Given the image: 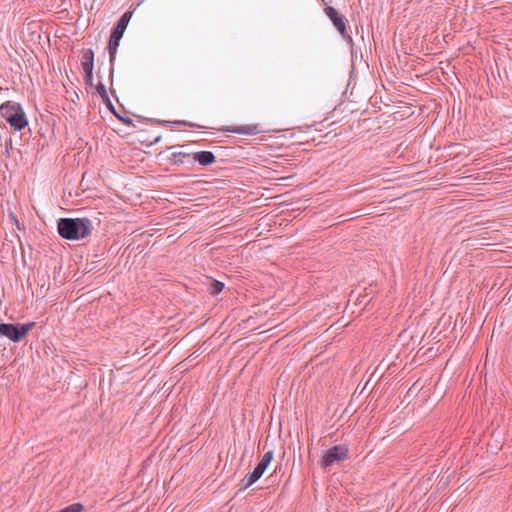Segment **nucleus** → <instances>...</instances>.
Listing matches in <instances>:
<instances>
[{
	"mask_svg": "<svg viewBox=\"0 0 512 512\" xmlns=\"http://www.w3.org/2000/svg\"><path fill=\"white\" fill-rule=\"evenodd\" d=\"M122 38V36L115 34L112 32L109 40V53H110V59L111 61L115 58V54L117 51V48L119 46V41Z\"/></svg>",
	"mask_w": 512,
	"mask_h": 512,
	"instance_id": "nucleus-12",
	"label": "nucleus"
},
{
	"mask_svg": "<svg viewBox=\"0 0 512 512\" xmlns=\"http://www.w3.org/2000/svg\"><path fill=\"white\" fill-rule=\"evenodd\" d=\"M325 14L332 21L333 25L339 31V33L345 37L347 35V30L344 17L331 6L325 8Z\"/></svg>",
	"mask_w": 512,
	"mask_h": 512,
	"instance_id": "nucleus-6",
	"label": "nucleus"
},
{
	"mask_svg": "<svg viewBox=\"0 0 512 512\" xmlns=\"http://www.w3.org/2000/svg\"><path fill=\"white\" fill-rule=\"evenodd\" d=\"M85 80H86V83H88L89 85H92L93 72H90V74H85Z\"/></svg>",
	"mask_w": 512,
	"mask_h": 512,
	"instance_id": "nucleus-16",
	"label": "nucleus"
},
{
	"mask_svg": "<svg viewBox=\"0 0 512 512\" xmlns=\"http://www.w3.org/2000/svg\"><path fill=\"white\" fill-rule=\"evenodd\" d=\"M131 12H125L120 20L117 23V26L114 28L113 32L117 35L123 36L124 31L130 21Z\"/></svg>",
	"mask_w": 512,
	"mask_h": 512,
	"instance_id": "nucleus-10",
	"label": "nucleus"
},
{
	"mask_svg": "<svg viewBox=\"0 0 512 512\" xmlns=\"http://www.w3.org/2000/svg\"><path fill=\"white\" fill-rule=\"evenodd\" d=\"M57 228L61 237L79 240L91 233V222L86 218H64L59 220Z\"/></svg>",
	"mask_w": 512,
	"mask_h": 512,
	"instance_id": "nucleus-1",
	"label": "nucleus"
},
{
	"mask_svg": "<svg viewBox=\"0 0 512 512\" xmlns=\"http://www.w3.org/2000/svg\"><path fill=\"white\" fill-rule=\"evenodd\" d=\"M273 451H267L250 474H247L243 479V484L245 488L252 486L257 480H259L267 467L270 465L273 460Z\"/></svg>",
	"mask_w": 512,
	"mask_h": 512,
	"instance_id": "nucleus-4",
	"label": "nucleus"
},
{
	"mask_svg": "<svg viewBox=\"0 0 512 512\" xmlns=\"http://www.w3.org/2000/svg\"><path fill=\"white\" fill-rule=\"evenodd\" d=\"M186 157H190V154L182 151H174L171 153V158L175 163L183 162V159Z\"/></svg>",
	"mask_w": 512,
	"mask_h": 512,
	"instance_id": "nucleus-14",
	"label": "nucleus"
},
{
	"mask_svg": "<svg viewBox=\"0 0 512 512\" xmlns=\"http://www.w3.org/2000/svg\"><path fill=\"white\" fill-rule=\"evenodd\" d=\"M35 326L34 322L25 324L0 323V335L7 337L13 342L22 340L28 332Z\"/></svg>",
	"mask_w": 512,
	"mask_h": 512,
	"instance_id": "nucleus-3",
	"label": "nucleus"
},
{
	"mask_svg": "<svg viewBox=\"0 0 512 512\" xmlns=\"http://www.w3.org/2000/svg\"><path fill=\"white\" fill-rule=\"evenodd\" d=\"M122 38V36L115 34L112 32L109 40V53H110V59L111 61L115 58V54L117 51V48L119 46V41Z\"/></svg>",
	"mask_w": 512,
	"mask_h": 512,
	"instance_id": "nucleus-11",
	"label": "nucleus"
},
{
	"mask_svg": "<svg viewBox=\"0 0 512 512\" xmlns=\"http://www.w3.org/2000/svg\"><path fill=\"white\" fill-rule=\"evenodd\" d=\"M348 456V449L344 445H337L328 449L322 456L321 465L327 468L336 462L343 461Z\"/></svg>",
	"mask_w": 512,
	"mask_h": 512,
	"instance_id": "nucleus-5",
	"label": "nucleus"
},
{
	"mask_svg": "<svg viewBox=\"0 0 512 512\" xmlns=\"http://www.w3.org/2000/svg\"><path fill=\"white\" fill-rule=\"evenodd\" d=\"M1 116L9 123L11 128L20 131L28 125L25 112L15 102L7 101L0 106Z\"/></svg>",
	"mask_w": 512,
	"mask_h": 512,
	"instance_id": "nucleus-2",
	"label": "nucleus"
},
{
	"mask_svg": "<svg viewBox=\"0 0 512 512\" xmlns=\"http://www.w3.org/2000/svg\"><path fill=\"white\" fill-rule=\"evenodd\" d=\"M224 288V284L222 282H219V281H213L211 284H210V287H209V292L212 294V295H216V294H219Z\"/></svg>",
	"mask_w": 512,
	"mask_h": 512,
	"instance_id": "nucleus-13",
	"label": "nucleus"
},
{
	"mask_svg": "<svg viewBox=\"0 0 512 512\" xmlns=\"http://www.w3.org/2000/svg\"><path fill=\"white\" fill-rule=\"evenodd\" d=\"M192 158L203 166H207L215 162V156L210 151H200L193 153Z\"/></svg>",
	"mask_w": 512,
	"mask_h": 512,
	"instance_id": "nucleus-9",
	"label": "nucleus"
},
{
	"mask_svg": "<svg viewBox=\"0 0 512 512\" xmlns=\"http://www.w3.org/2000/svg\"><path fill=\"white\" fill-rule=\"evenodd\" d=\"M81 65L85 74H90V72H93L94 53L91 49H88L83 53Z\"/></svg>",
	"mask_w": 512,
	"mask_h": 512,
	"instance_id": "nucleus-8",
	"label": "nucleus"
},
{
	"mask_svg": "<svg viewBox=\"0 0 512 512\" xmlns=\"http://www.w3.org/2000/svg\"><path fill=\"white\" fill-rule=\"evenodd\" d=\"M96 90H97V93L100 95V97L103 100L108 99V94H107V91H106V88H105L104 84H102L101 82L98 83L97 86H96Z\"/></svg>",
	"mask_w": 512,
	"mask_h": 512,
	"instance_id": "nucleus-15",
	"label": "nucleus"
},
{
	"mask_svg": "<svg viewBox=\"0 0 512 512\" xmlns=\"http://www.w3.org/2000/svg\"><path fill=\"white\" fill-rule=\"evenodd\" d=\"M223 131L232 132V133H236V134H242V135H256V134L262 132L257 124H246V125L226 127L223 129Z\"/></svg>",
	"mask_w": 512,
	"mask_h": 512,
	"instance_id": "nucleus-7",
	"label": "nucleus"
}]
</instances>
